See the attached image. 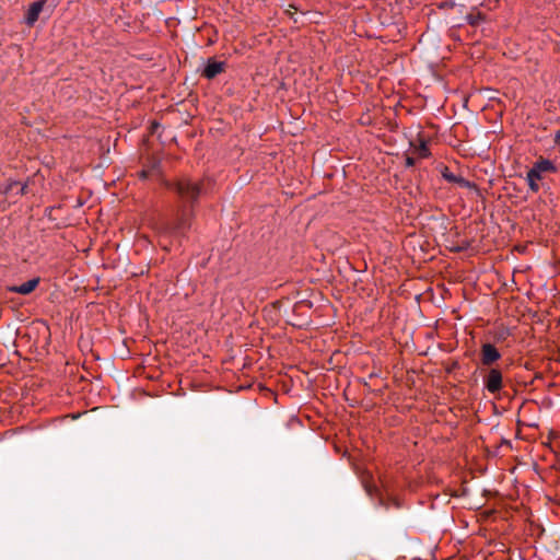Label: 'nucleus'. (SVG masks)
Segmentation results:
<instances>
[{"mask_svg":"<svg viewBox=\"0 0 560 560\" xmlns=\"http://www.w3.org/2000/svg\"><path fill=\"white\" fill-rule=\"evenodd\" d=\"M159 126H160V125H159V122H156V121H153V122H152V129H155V128H158Z\"/></svg>","mask_w":560,"mask_h":560,"instance_id":"nucleus-21","label":"nucleus"},{"mask_svg":"<svg viewBox=\"0 0 560 560\" xmlns=\"http://www.w3.org/2000/svg\"><path fill=\"white\" fill-rule=\"evenodd\" d=\"M19 185L20 182L18 180H8L7 183L0 184V194L8 196L12 192L13 188Z\"/></svg>","mask_w":560,"mask_h":560,"instance_id":"nucleus-12","label":"nucleus"},{"mask_svg":"<svg viewBox=\"0 0 560 560\" xmlns=\"http://www.w3.org/2000/svg\"><path fill=\"white\" fill-rule=\"evenodd\" d=\"M167 189L177 194L180 200L189 202L192 208L203 189L202 182H194L189 177L183 176L172 182H166Z\"/></svg>","mask_w":560,"mask_h":560,"instance_id":"nucleus-1","label":"nucleus"},{"mask_svg":"<svg viewBox=\"0 0 560 560\" xmlns=\"http://www.w3.org/2000/svg\"><path fill=\"white\" fill-rule=\"evenodd\" d=\"M27 192V184L21 185L20 189L16 191V195L24 196Z\"/></svg>","mask_w":560,"mask_h":560,"instance_id":"nucleus-18","label":"nucleus"},{"mask_svg":"<svg viewBox=\"0 0 560 560\" xmlns=\"http://www.w3.org/2000/svg\"><path fill=\"white\" fill-rule=\"evenodd\" d=\"M45 4H46V0H37L30 4V7L25 13V16H24V22L26 25L33 26L37 22L39 14L43 11Z\"/></svg>","mask_w":560,"mask_h":560,"instance_id":"nucleus-6","label":"nucleus"},{"mask_svg":"<svg viewBox=\"0 0 560 560\" xmlns=\"http://www.w3.org/2000/svg\"><path fill=\"white\" fill-rule=\"evenodd\" d=\"M526 179H533L538 182L542 179V174L539 171H537L534 166H532L527 172Z\"/></svg>","mask_w":560,"mask_h":560,"instance_id":"nucleus-13","label":"nucleus"},{"mask_svg":"<svg viewBox=\"0 0 560 560\" xmlns=\"http://www.w3.org/2000/svg\"><path fill=\"white\" fill-rule=\"evenodd\" d=\"M483 386L491 394L499 393L503 387L502 372L499 369L491 368L483 377Z\"/></svg>","mask_w":560,"mask_h":560,"instance_id":"nucleus-3","label":"nucleus"},{"mask_svg":"<svg viewBox=\"0 0 560 560\" xmlns=\"http://www.w3.org/2000/svg\"><path fill=\"white\" fill-rule=\"evenodd\" d=\"M225 68V61H218L214 58H209L201 72V75L208 80H212L220 73L224 72Z\"/></svg>","mask_w":560,"mask_h":560,"instance_id":"nucleus-5","label":"nucleus"},{"mask_svg":"<svg viewBox=\"0 0 560 560\" xmlns=\"http://www.w3.org/2000/svg\"><path fill=\"white\" fill-rule=\"evenodd\" d=\"M415 153H417L420 159H427L431 155L427 140L420 139L419 144L415 148Z\"/></svg>","mask_w":560,"mask_h":560,"instance_id":"nucleus-10","label":"nucleus"},{"mask_svg":"<svg viewBox=\"0 0 560 560\" xmlns=\"http://www.w3.org/2000/svg\"><path fill=\"white\" fill-rule=\"evenodd\" d=\"M526 180H527L528 188H529L530 191H533V192H538L539 191L540 186H539L537 180H533V179H526Z\"/></svg>","mask_w":560,"mask_h":560,"instance_id":"nucleus-15","label":"nucleus"},{"mask_svg":"<svg viewBox=\"0 0 560 560\" xmlns=\"http://www.w3.org/2000/svg\"><path fill=\"white\" fill-rule=\"evenodd\" d=\"M533 166L539 171L541 174L544 173H556L558 171V167L556 166V164L548 160V159H544V158H539L534 164Z\"/></svg>","mask_w":560,"mask_h":560,"instance_id":"nucleus-9","label":"nucleus"},{"mask_svg":"<svg viewBox=\"0 0 560 560\" xmlns=\"http://www.w3.org/2000/svg\"><path fill=\"white\" fill-rule=\"evenodd\" d=\"M465 19L469 25L477 26L480 22L485 21V15L481 12L469 13Z\"/></svg>","mask_w":560,"mask_h":560,"instance_id":"nucleus-11","label":"nucleus"},{"mask_svg":"<svg viewBox=\"0 0 560 560\" xmlns=\"http://www.w3.org/2000/svg\"><path fill=\"white\" fill-rule=\"evenodd\" d=\"M470 247V243L468 241H463L462 244L453 247L451 250L454 253H462L467 250Z\"/></svg>","mask_w":560,"mask_h":560,"instance_id":"nucleus-14","label":"nucleus"},{"mask_svg":"<svg viewBox=\"0 0 560 560\" xmlns=\"http://www.w3.org/2000/svg\"><path fill=\"white\" fill-rule=\"evenodd\" d=\"M553 142L557 147H560V129L556 131Z\"/></svg>","mask_w":560,"mask_h":560,"instance_id":"nucleus-20","label":"nucleus"},{"mask_svg":"<svg viewBox=\"0 0 560 560\" xmlns=\"http://www.w3.org/2000/svg\"><path fill=\"white\" fill-rule=\"evenodd\" d=\"M416 164V160L412 156L406 158V166L411 167Z\"/></svg>","mask_w":560,"mask_h":560,"instance_id":"nucleus-19","label":"nucleus"},{"mask_svg":"<svg viewBox=\"0 0 560 560\" xmlns=\"http://www.w3.org/2000/svg\"><path fill=\"white\" fill-rule=\"evenodd\" d=\"M141 176H142V177H147V173L143 171V172L141 173Z\"/></svg>","mask_w":560,"mask_h":560,"instance_id":"nucleus-22","label":"nucleus"},{"mask_svg":"<svg viewBox=\"0 0 560 560\" xmlns=\"http://www.w3.org/2000/svg\"><path fill=\"white\" fill-rule=\"evenodd\" d=\"M500 359L501 353L492 343L486 342L481 346L480 360L483 365L490 366Z\"/></svg>","mask_w":560,"mask_h":560,"instance_id":"nucleus-4","label":"nucleus"},{"mask_svg":"<svg viewBox=\"0 0 560 560\" xmlns=\"http://www.w3.org/2000/svg\"><path fill=\"white\" fill-rule=\"evenodd\" d=\"M38 284H39V278H33L20 285L9 287L8 290L10 292L19 293L22 295H27L31 292H33L37 288Z\"/></svg>","mask_w":560,"mask_h":560,"instance_id":"nucleus-8","label":"nucleus"},{"mask_svg":"<svg viewBox=\"0 0 560 560\" xmlns=\"http://www.w3.org/2000/svg\"><path fill=\"white\" fill-rule=\"evenodd\" d=\"M364 490L366 491V493L370 495V497H373V494L375 492H377V488L375 485H371V483H368V482H364Z\"/></svg>","mask_w":560,"mask_h":560,"instance_id":"nucleus-16","label":"nucleus"},{"mask_svg":"<svg viewBox=\"0 0 560 560\" xmlns=\"http://www.w3.org/2000/svg\"><path fill=\"white\" fill-rule=\"evenodd\" d=\"M459 369V363L457 361H453L447 368L446 372L452 373L453 371Z\"/></svg>","mask_w":560,"mask_h":560,"instance_id":"nucleus-17","label":"nucleus"},{"mask_svg":"<svg viewBox=\"0 0 560 560\" xmlns=\"http://www.w3.org/2000/svg\"><path fill=\"white\" fill-rule=\"evenodd\" d=\"M441 175L447 183L457 184L464 188H476L475 183L467 180L460 175H455L447 166H443L441 170Z\"/></svg>","mask_w":560,"mask_h":560,"instance_id":"nucleus-7","label":"nucleus"},{"mask_svg":"<svg viewBox=\"0 0 560 560\" xmlns=\"http://www.w3.org/2000/svg\"><path fill=\"white\" fill-rule=\"evenodd\" d=\"M192 209L188 210L185 206L177 211L175 221L168 226L171 233L184 235L191 226Z\"/></svg>","mask_w":560,"mask_h":560,"instance_id":"nucleus-2","label":"nucleus"}]
</instances>
